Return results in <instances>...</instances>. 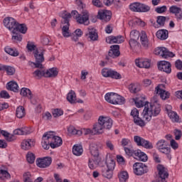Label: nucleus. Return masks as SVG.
Here are the masks:
<instances>
[{"label":"nucleus","mask_w":182,"mask_h":182,"mask_svg":"<svg viewBox=\"0 0 182 182\" xmlns=\"http://www.w3.org/2000/svg\"><path fill=\"white\" fill-rule=\"evenodd\" d=\"M107 43H123L124 42V40L123 39V36H109L106 39Z\"/></svg>","instance_id":"nucleus-25"},{"label":"nucleus","mask_w":182,"mask_h":182,"mask_svg":"<svg viewBox=\"0 0 182 182\" xmlns=\"http://www.w3.org/2000/svg\"><path fill=\"white\" fill-rule=\"evenodd\" d=\"M124 151L127 156H136V151H134L132 148L124 147Z\"/></svg>","instance_id":"nucleus-51"},{"label":"nucleus","mask_w":182,"mask_h":182,"mask_svg":"<svg viewBox=\"0 0 182 182\" xmlns=\"http://www.w3.org/2000/svg\"><path fill=\"white\" fill-rule=\"evenodd\" d=\"M68 132L69 134H76L77 136H82V131L76 129L75 127L70 126L68 128Z\"/></svg>","instance_id":"nucleus-40"},{"label":"nucleus","mask_w":182,"mask_h":182,"mask_svg":"<svg viewBox=\"0 0 182 182\" xmlns=\"http://www.w3.org/2000/svg\"><path fill=\"white\" fill-rule=\"evenodd\" d=\"M5 178H11V174L6 170L1 169L0 170V178L4 179Z\"/></svg>","instance_id":"nucleus-49"},{"label":"nucleus","mask_w":182,"mask_h":182,"mask_svg":"<svg viewBox=\"0 0 182 182\" xmlns=\"http://www.w3.org/2000/svg\"><path fill=\"white\" fill-rule=\"evenodd\" d=\"M4 70H6L9 76H12V75L15 74V68L12 66L4 65Z\"/></svg>","instance_id":"nucleus-45"},{"label":"nucleus","mask_w":182,"mask_h":182,"mask_svg":"<svg viewBox=\"0 0 182 182\" xmlns=\"http://www.w3.org/2000/svg\"><path fill=\"white\" fill-rule=\"evenodd\" d=\"M134 100L136 107H143V106H145L142 112V116L146 122H150L152 116H158V114H160V112H161L160 105L157 104L156 102H155L154 105L149 104H149H145V102L143 101V98L139 97Z\"/></svg>","instance_id":"nucleus-1"},{"label":"nucleus","mask_w":182,"mask_h":182,"mask_svg":"<svg viewBox=\"0 0 182 182\" xmlns=\"http://www.w3.org/2000/svg\"><path fill=\"white\" fill-rule=\"evenodd\" d=\"M155 11L156 12H157V14H164V12L167 11V6H159L156 8Z\"/></svg>","instance_id":"nucleus-54"},{"label":"nucleus","mask_w":182,"mask_h":182,"mask_svg":"<svg viewBox=\"0 0 182 182\" xmlns=\"http://www.w3.org/2000/svg\"><path fill=\"white\" fill-rule=\"evenodd\" d=\"M129 90L130 93H139L140 92V85L138 83H132L129 85Z\"/></svg>","instance_id":"nucleus-35"},{"label":"nucleus","mask_w":182,"mask_h":182,"mask_svg":"<svg viewBox=\"0 0 182 182\" xmlns=\"http://www.w3.org/2000/svg\"><path fill=\"white\" fill-rule=\"evenodd\" d=\"M97 18L102 22H109L112 19V12L107 10H100L98 11Z\"/></svg>","instance_id":"nucleus-17"},{"label":"nucleus","mask_w":182,"mask_h":182,"mask_svg":"<svg viewBox=\"0 0 182 182\" xmlns=\"http://www.w3.org/2000/svg\"><path fill=\"white\" fill-rule=\"evenodd\" d=\"M139 38H140L141 43L143 48H144V49H149V38H147V34H146V32L141 31V34L137 30H132L130 32V39L139 40Z\"/></svg>","instance_id":"nucleus-5"},{"label":"nucleus","mask_w":182,"mask_h":182,"mask_svg":"<svg viewBox=\"0 0 182 182\" xmlns=\"http://www.w3.org/2000/svg\"><path fill=\"white\" fill-rule=\"evenodd\" d=\"M99 122H100L104 130H110L113 126V119L109 117L100 116Z\"/></svg>","instance_id":"nucleus-12"},{"label":"nucleus","mask_w":182,"mask_h":182,"mask_svg":"<svg viewBox=\"0 0 182 182\" xmlns=\"http://www.w3.org/2000/svg\"><path fill=\"white\" fill-rule=\"evenodd\" d=\"M158 69L165 73H171V63L166 60L161 61L158 65Z\"/></svg>","instance_id":"nucleus-18"},{"label":"nucleus","mask_w":182,"mask_h":182,"mask_svg":"<svg viewBox=\"0 0 182 182\" xmlns=\"http://www.w3.org/2000/svg\"><path fill=\"white\" fill-rule=\"evenodd\" d=\"M27 49L28 50H30V52H32V50H36L38 48H36V46H35L33 43H28L27 44Z\"/></svg>","instance_id":"nucleus-60"},{"label":"nucleus","mask_w":182,"mask_h":182,"mask_svg":"<svg viewBox=\"0 0 182 182\" xmlns=\"http://www.w3.org/2000/svg\"><path fill=\"white\" fill-rule=\"evenodd\" d=\"M174 134H175V139L176 140H180L181 139V136H182L181 130L175 129Z\"/></svg>","instance_id":"nucleus-56"},{"label":"nucleus","mask_w":182,"mask_h":182,"mask_svg":"<svg viewBox=\"0 0 182 182\" xmlns=\"http://www.w3.org/2000/svg\"><path fill=\"white\" fill-rule=\"evenodd\" d=\"M169 11L171 14H174L177 19H182V9L176 6H172L170 7Z\"/></svg>","instance_id":"nucleus-28"},{"label":"nucleus","mask_w":182,"mask_h":182,"mask_svg":"<svg viewBox=\"0 0 182 182\" xmlns=\"http://www.w3.org/2000/svg\"><path fill=\"white\" fill-rule=\"evenodd\" d=\"M141 146L144 147V149H147L148 150H151V149H153V144L150 142V141H147L144 139H143Z\"/></svg>","instance_id":"nucleus-43"},{"label":"nucleus","mask_w":182,"mask_h":182,"mask_svg":"<svg viewBox=\"0 0 182 182\" xmlns=\"http://www.w3.org/2000/svg\"><path fill=\"white\" fill-rule=\"evenodd\" d=\"M43 119L44 120H52V114L49 112H46L43 114Z\"/></svg>","instance_id":"nucleus-58"},{"label":"nucleus","mask_w":182,"mask_h":182,"mask_svg":"<svg viewBox=\"0 0 182 182\" xmlns=\"http://www.w3.org/2000/svg\"><path fill=\"white\" fill-rule=\"evenodd\" d=\"M111 49L109 50L108 53V56L109 58H112L114 59V58H119L120 56V46L119 45H114L111 46Z\"/></svg>","instance_id":"nucleus-21"},{"label":"nucleus","mask_w":182,"mask_h":182,"mask_svg":"<svg viewBox=\"0 0 182 182\" xmlns=\"http://www.w3.org/2000/svg\"><path fill=\"white\" fill-rule=\"evenodd\" d=\"M156 147L160 153H163L164 154H166L167 156V158L169 160H171V148H170V146L168 145V142L164 139H160L159 140L156 144Z\"/></svg>","instance_id":"nucleus-7"},{"label":"nucleus","mask_w":182,"mask_h":182,"mask_svg":"<svg viewBox=\"0 0 182 182\" xmlns=\"http://www.w3.org/2000/svg\"><path fill=\"white\" fill-rule=\"evenodd\" d=\"M23 179L24 182H32V175L31 174V172L24 173Z\"/></svg>","instance_id":"nucleus-48"},{"label":"nucleus","mask_w":182,"mask_h":182,"mask_svg":"<svg viewBox=\"0 0 182 182\" xmlns=\"http://www.w3.org/2000/svg\"><path fill=\"white\" fill-rule=\"evenodd\" d=\"M154 53L158 56H161L164 59L174 58V56H176L173 52L168 50L166 47H158L155 48Z\"/></svg>","instance_id":"nucleus-10"},{"label":"nucleus","mask_w":182,"mask_h":182,"mask_svg":"<svg viewBox=\"0 0 182 182\" xmlns=\"http://www.w3.org/2000/svg\"><path fill=\"white\" fill-rule=\"evenodd\" d=\"M137 39H132L129 40V46L131 48H134L135 46H137Z\"/></svg>","instance_id":"nucleus-63"},{"label":"nucleus","mask_w":182,"mask_h":182,"mask_svg":"<svg viewBox=\"0 0 182 182\" xmlns=\"http://www.w3.org/2000/svg\"><path fill=\"white\" fill-rule=\"evenodd\" d=\"M82 14H79L77 11H73L71 16H73L77 22V23L89 25V11L87 10H82Z\"/></svg>","instance_id":"nucleus-8"},{"label":"nucleus","mask_w":182,"mask_h":182,"mask_svg":"<svg viewBox=\"0 0 182 182\" xmlns=\"http://www.w3.org/2000/svg\"><path fill=\"white\" fill-rule=\"evenodd\" d=\"M82 134H85V136H87V134H95V132L93 131V129H90L89 128L86 129L84 128L82 129Z\"/></svg>","instance_id":"nucleus-53"},{"label":"nucleus","mask_w":182,"mask_h":182,"mask_svg":"<svg viewBox=\"0 0 182 182\" xmlns=\"http://www.w3.org/2000/svg\"><path fill=\"white\" fill-rule=\"evenodd\" d=\"M131 116H132V117H134V119L135 117H139V109L136 108L133 109L131 111Z\"/></svg>","instance_id":"nucleus-62"},{"label":"nucleus","mask_w":182,"mask_h":182,"mask_svg":"<svg viewBox=\"0 0 182 182\" xmlns=\"http://www.w3.org/2000/svg\"><path fill=\"white\" fill-rule=\"evenodd\" d=\"M134 123L136 126H139V127H144L146 126V122L139 117L134 119Z\"/></svg>","instance_id":"nucleus-41"},{"label":"nucleus","mask_w":182,"mask_h":182,"mask_svg":"<svg viewBox=\"0 0 182 182\" xmlns=\"http://www.w3.org/2000/svg\"><path fill=\"white\" fill-rule=\"evenodd\" d=\"M67 100L71 104L76 103V92L72 90H70L67 95Z\"/></svg>","instance_id":"nucleus-36"},{"label":"nucleus","mask_w":182,"mask_h":182,"mask_svg":"<svg viewBox=\"0 0 182 182\" xmlns=\"http://www.w3.org/2000/svg\"><path fill=\"white\" fill-rule=\"evenodd\" d=\"M92 130L94 131V134H103V133H105V129L102 125V122L99 121V119L98 122L94 124Z\"/></svg>","instance_id":"nucleus-26"},{"label":"nucleus","mask_w":182,"mask_h":182,"mask_svg":"<svg viewBox=\"0 0 182 182\" xmlns=\"http://www.w3.org/2000/svg\"><path fill=\"white\" fill-rule=\"evenodd\" d=\"M25 114H26L25 108L23 106L18 107L16 111V117H18V119H22L23 117H25Z\"/></svg>","instance_id":"nucleus-37"},{"label":"nucleus","mask_w":182,"mask_h":182,"mask_svg":"<svg viewBox=\"0 0 182 182\" xmlns=\"http://www.w3.org/2000/svg\"><path fill=\"white\" fill-rule=\"evenodd\" d=\"M144 139L139 136H134V141L136 143L137 146H141V143Z\"/></svg>","instance_id":"nucleus-52"},{"label":"nucleus","mask_w":182,"mask_h":182,"mask_svg":"<svg viewBox=\"0 0 182 182\" xmlns=\"http://www.w3.org/2000/svg\"><path fill=\"white\" fill-rule=\"evenodd\" d=\"M106 166L101 168V173L103 177L105 178H112L113 177V170L116 164L112 158H106L105 161Z\"/></svg>","instance_id":"nucleus-4"},{"label":"nucleus","mask_w":182,"mask_h":182,"mask_svg":"<svg viewBox=\"0 0 182 182\" xmlns=\"http://www.w3.org/2000/svg\"><path fill=\"white\" fill-rule=\"evenodd\" d=\"M0 97L1 99H9L11 96H9V93L6 90H2L0 92Z\"/></svg>","instance_id":"nucleus-55"},{"label":"nucleus","mask_w":182,"mask_h":182,"mask_svg":"<svg viewBox=\"0 0 182 182\" xmlns=\"http://www.w3.org/2000/svg\"><path fill=\"white\" fill-rule=\"evenodd\" d=\"M86 36H88L89 39L93 41L99 39V36L97 35L96 29L92 27L88 28V33L86 34Z\"/></svg>","instance_id":"nucleus-27"},{"label":"nucleus","mask_w":182,"mask_h":182,"mask_svg":"<svg viewBox=\"0 0 182 182\" xmlns=\"http://www.w3.org/2000/svg\"><path fill=\"white\" fill-rule=\"evenodd\" d=\"M168 116L173 123H178L180 122V117L174 111L168 112Z\"/></svg>","instance_id":"nucleus-39"},{"label":"nucleus","mask_w":182,"mask_h":182,"mask_svg":"<svg viewBox=\"0 0 182 182\" xmlns=\"http://www.w3.org/2000/svg\"><path fill=\"white\" fill-rule=\"evenodd\" d=\"M175 66L178 70H182V61L177 60L175 63Z\"/></svg>","instance_id":"nucleus-64"},{"label":"nucleus","mask_w":182,"mask_h":182,"mask_svg":"<svg viewBox=\"0 0 182 182\" xmlns=\"http://www.w3.org/2000/svg\"><path fill=\"white\" fill-rule=\"evenodd\" d=\"M34 69H37L33 73L34 77L36 79H41V77H46V70L42 65V67H32Z\"/></svg>","instance_id":"nucleus-19"},{"label":"nucleus","mask_w":182,"mask_h":182,"mask_svg":"<svg viewBox=\"0 0 182 182\" xmlns=\"http://www.w3.org/2000/svg\"><path fill=\"white\" fill-rule=\"evenodd\" d=\"M6 89L8 90H11V92H18L19 90V86H18V83L15 81H11L7 83Z\"/></svg>","instance_id":"nucleus-34"},{"label":"nucleus","mask_w":182,"mask_h":182,"mask_svg":"<svg viewBox=\"0 0 182 182\" xmlns=\"http://www.w3.org/2000/svg\"><path fill=\"white\" fill-rule=\"evenodd\" d=\"M166 19H167L166 16H159L157 17L156 23L158 25H159V26H164V23H166Z\"/></svg>","instance_id":"nucleus-47"},{"label":"nucleus","mask_w":182,"mask_h":182,"mask_svg":"<svg viewBox=\"0 0 182 182\" xmlns=\"http://www.w3.org/2000/svg\"><path fill=\"white\" fill-rule=\"evenodd\" d=\"M156 37L161 41H166L168 38V31L166 29L159 30L156 32Z\"/></svg>","instance_id":"nucleus-31"},{"label":"nucleus","mask_w":182,"mask_h":182,"mask_svg":"<svg viewBox=\"0 0 182 182\" xmlns=\"http://www.w3.org/2000/svg\"><path fill=\"white\" fill-rule=\"evenodd\" d=\"M35 146V140L33 139H24L21 142V149L23 150H30L32 147Z\"/></svg>","instance_id":"nucleus-24"},{"label":"nucleus","mask_w":182,"mask_h":182,"mask_svg":"<svg viewBox=\"0 0 182 182\" xmlns=\"http://www.w3.org/2000/svg\"><path fill=\"white\" fill-rule=\"evenodd\" d=\"M106 102L111 105H123L124 104V97L114 92H108L105 96Z\"/></svg>","instance_id":"nucleus-9"},{"label":"nucleus","mask_w":182,"mask_h":182,"mask_svg":"<svg viewBox=\"0 0 182 182\" xmlns=\"http://www.w3.org/2000/svg\"><path fill=\"white\" fill-rule=\"evenodd\" d=\"M27 161L30 164H33L35 163V159H36V156L33 154L32 152H28L26 156Z\"/></svg>","instance_id":"nucleus-44"},{"label":"nucleus","mask_w":182,"mask_h":182,"mask_svg":"<svg viewBox=\"0 0 182 182\" xmlns=\"http://www.w3.org/2000/svg\"><path fill=\"white\" fill-rule=\"evenodd\" d=\"M171 147L173 149V150H177L178 149V144L174 139L171 140Z\"/></svg>","instance_id":"nucleus-61"},{"label":"nucleus","mask_w":182,"mask_h":182,"mask_svg":"<svg viewBox=\"0 0 182 182\" xmlns=\"http://www.w3.org/2000/svg\"><path fill=\"white\" fill-rule=\"evenodd\" d=\"M134 171L136 176H143V174H145V173L149 171V169L147 168V166H146V164L136 162L134 164Z\"/></svg>","instance_id":"nucleus-13"},{"label":"nucleus","mask_w":182,"mask_h":182,"mask_svg":"<svg viewBox=\"0 0 182 182\" xmlns=\"http://www.w3.org/2000/svg\"><path fill=\"white\" fill-rule=\"evenodd\" d=\"M4 26L9 29V31H14L15 29V26H16V21L12 17H6L3 21Z\"/></svg>","instance_id":"nucleus-20"},{"label":"nucleus","mask_w":182,"mask_h":182,"mask_svg":"<svg viewBox=\"0 0 182 182\" xmlns=\"http://www.w3.org/2000/svg\"><path fill=\"white\" fill-rule=\"evenodd\" d=\"M102 75L104 77H112V79H120V74L110 68H103Z\"/></svg>","instance_id":"nucleus-14"},{"label":"nucleus","mask_w":182,"mask_h":182,"mask_svg":"<svg viewBox=\"0 0 182 182\" xmlns=\"http://www.w3.org/2000/svg\"><path fill=\"white\" fill-rule=\"evenodd\" d=\"M106 146L111 151L114 150V145H113V143L110 140H107L105 141Z\"/></svg>","instance_id":"nucleus-57"},{"label":"nucleus","mask_w":182,"mask_h":182,"mask_svg":"<svg viewBox=\"0 0 182 182\" xmlns=\"http://www.w3.org/2000/svg\"><path fill=\"white\" fill-rule=\"evenodd\" d=\"M63 114V111L60 109H55L53 112V117H59Z\"/></svg>","instance_id":"nucleus-50"},{"label":"nucleus","mask_w":182,"mask_h":182,"mask_svg":"<svg viewBox=\"0 0 182 182\" xmlns=\"http://www.w3.org/2000/svg\"><path fill=\"white\" fill-rule=\"evenodd\" d=\"M45 50H41V48L33 51L36 62L28 61V65L31 66V68H42V66H43L42 63L45 62V57L43 56Z\"/></svg>","instance_id":"nucleus-6"},{"label":"nucleus","mask_w":182,"mask_h":182,"mask_svg":"<svg viewBox=\"0 0 182 182\" xmlns=\"http://www.w3.org/2000/svg\"><path fill=\"white\" fill-rule=\"evenodd\" d=\"M135 157H138V160L144 162L147 161L149 159L147 155L140 150H135Z\"/></svg>","instance_id":"nucleus-33"},{"label":"nucleus","mask_w":182,"mask_h":182,"mask_svg":"<svg viewBox=\"0 0 182 182\" xmlns=\"http://www.w3.org/2000/svg\"><path fill=\"white\" fill-rule=\"evenodd\" d=\"M59 73L56 68H50L46 70V77H56Z\"/></svg>","instance_id":"nucleus-32"},{"label":"nucleus","mask_w":182,"mask_h":182,"mask_svg":"<svg viewBox=\"0 0 182 182\" xmlns=\"http://www.w3.org/2000/svg\"><path fill=\"white\" fill-rule=\"evenodd\" d=\"M129 9L133 12H149L150 11V6L138 2L130 4Z\"/></svg>","instance_id":"nucleus-11"},{"label":"nucleus","mask_w":182,"mask_h":182,"mask_svg":"<svg viewBox=\"0 0 182 182\" xmlns=\"http://www.w3.org/2000/svg\"><path fill=\"white\" fill-rule=\"evenodd\" d=\"M60 16L62 18L60 24L62 35L64 38H69L72 35L69 30V26H70L69 22L70 21V18H72V14L68 13V11H63Z\"/></svg>","instance_id":"nucleus-3"},{"label":"nucleus","mask_w":182,"mask_h":182,"mask_svg":"<svg viewBox=\"0 0 182 182\" xmlns=\"http://www.w3.org/2000/svg\"><path fill=\"white\" fill-rule=\"evenodd\" d=\"M5 52L11 56H18L19 52L16 49L11 48H6L4 49Z\"/></svg>","instance_id":"nucleus-42"},{"label":"nucleus","mask_w":182,"mask_h":182,"mask_svg":"<svg viewBox=\"0 0 182 182\" xmlns=\"http://www.w3.org/2000/svg\"><path fill=\"white\" fill-rule=\"evenodd\" d=\"M37 166L40 168H46V167H49L50 164H52V158L50 157H44L39 158L36 159Z\"/></svg>","instance_id":"nucleus-16"},{"label":"nucleus","mask_w":182,"mask_h":182,"mask_svg":"<svg viewBox=\"0 0 182 182\" xmlns=\"http://www.w3.org/2000/svg\"><path fill=\"white\" fill-rule=\"evenodd\" d=\"M132 142L130 141V139L124 138L122 139L121 141V144L123 147H125V146H129V144H131Z\"/></svg>","instance_id":"nucleus-59"},{"label":"nucleus","mask_w":182,"mask_h":182,"mask_svg":"<svg viewBox=\"0 0 182 182\" xmlns=\"http://www.w3.org/2000/svg\"><path fill=\"white\" fill-rule=\"evenodd\" d=\"M42 146L45 150H49V148L56 149L62 146V138L60 136H55L53 132H46L43 135L42 138Z\"/></svg>","instance_id":"nucleus-2"},{"label":"nucleus","mask_w":182,"mask_h":182,"mask_svg":"<svg viewBox=\"0 0 182 182\" xmlns=\"http://www.w3.org/2000/svg\"><path fill=\"white\" fill-rule=\"evenodd\" d=\"M20 95L24 97H28L31 100V103H33V105L36 103V101H35V99L33 98L32 92L28 88H22L21 90Z\"/></svg>","instance_id":"nucleus-23"},{"label":"nucleus","mask_w":182,"mask_h":182,"mask_svg":"<svg viewBox=\"0 0 182 182\" xmlns=\"http://www.w3.org/2000/svg\"><path fill=\"white\" fill-rule=\"evenodd\" d=\"M118 177H119V181H126V180H127V178H129V173H127V171H121L118 174Z\"/></svg>","instance_id":"nucleus-46"},{"label":"nucleus","mask_w":182,"mask_h":182,"mask_svg":"<svg viewBox=\"0 0 182 182\" xmlns=\"http://www.w3.org/2000/svg\"><path fill=\"white\" fill-rule=\"evenodd\" d=\"M26 31H28V28H26V25L22 23L19 24L16 23L14 29L12 30V33H16V32H20L21 33H26Z\"/></svg>","instance_id":"nucleus-29"},{"label":"nucleus","mask_w":182,"mask_h":182,"mask_svg":"<svg viewBox=\"0 0 182 182\" xmlns=\"http://www.w3.org/2000/svg\"><path fill=\"white\" fill-rule=\"evenodd\" d=\"M164 85L160 84L155 88V93L159 95L162 100H166L170 97V92L163 90Z\"/></svg>","instance_id":"nucleus-15"},{"label":"nucleus","mask_w":182,"mask_h":182,"mask_svg":"<svg viewBox=\"0 0 182 182\" xmlns=\"http://www.w3.org/2000/svg\"><path fill=\"white\" fill-rule=\"evenodd\" d=\"M135 64L138 68H145V69H149L151 65L149 60H136Z\"/></svg>","instance_id":"nucleus-30"},{"label":"nucleus","mask_w":182,"mask_h":182,"mask_svg":"<svg viewBox=\"0 0 182 182\" xmlns=\"http://www.w3.org/2000/svg\"><path fill=\"white\" fill-rule=\"evenodd\" d=\"M90 151L91 156H92V157L97 159V157H99V156H100L99 143H97V142L91 143L90 144Z\"/></svg>","instance_id":"nucleus-22"},{"label":"nucleus","mask_w":182,"mask_h":182,"mask_svg":"<svg viewBox=\"0 0 182 182\" xmlns=\"http://www.w3.org/2000/svg\"><path fill=\"white\" fill-rule=\"evenodd\" d=\"M73 153L75 156H82L83 153L82 145H74L73 147Z\"/></svg>","instance_id":"nucleus-38"}]
</instances>
